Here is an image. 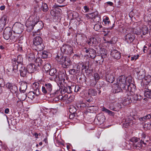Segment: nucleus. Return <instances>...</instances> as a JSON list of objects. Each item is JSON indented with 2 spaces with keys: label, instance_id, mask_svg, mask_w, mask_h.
<instances>
[{
  "label": "nucleus",
  "instance_id": "obj_47",
  "mask_svg": "<svg viewBox=\"0 0 151 151\" xmlns=\"http://www.w3.org/2000/svg\"><path fill=\"white\" fill-rule=\"evenodd\" d=\"M97 59L98 60H99V65H101L102 64L104 60V58L102 56H97Z\"/></svg>",
  "mask_w": 151,
  "mask_h": 151
},
{
  "label": "nucleus",
  "instance_id": "obj_9",
  "mask_svg": "<svg viewBox=\"0 0 151 151\" xmlns=\"http://www.w3.org/2000/svg\"><path fill=\"white\" fill-rule=\"evenodd\" d=\"M12 30L10 27H6L3 32L4 38L6 40H8L12 36Z\"/></svg>",
  "mask_w": 151,
  "mask_h": 151
},
{
  "label": "nucleus",
  "instance_id": "obj_16",
  "mask_svg": "<svg viewBox=\"0 0 151 151\" xmlns=\"http://www.w3.org/2000/svg\"><path fill=\"white\" fill-rule=\"evenodd\" d=\"M135 38L134 35L130 33L127 34L125 36V40L128 43L132 42Z\"/></svg>",
  "mask_w": 151,
  "mask_h": 151
},
{
  "label": "nucleus",
  "instance_id": "obj_61",
  "mask_svg": "<svg viewBox=\"0 0 151 151\" xmlns=\"http://www.w3.org/2000/svg\"><path fill=\"white\" fill-rule=\"evenodd\" d=\"M127 78L126 79V81H127V80H128V83H129V85H129L131 83H131V77H127V78ZM131 84H132V83H131Z\"/></svg>",
  "mask_w": 151,
  "mask_h": 151
},
{
  "label": "nucleus",
  "instance_id": "obj_39",
  "mask_svg": "<svg viewBox=\"0 0 151 151\" xmlns=\"http://www.w3.org/2000/svg\"><path fill=\"white\" fill-rule=\"evenodd\" d=\"M102 111L105 112L106 113H107L110 116L114 115V112L108 109H107L104 107L103 108H102Z\"/></svg>",
  "mask_w": 151,
  "mask_h": 151
},
{
  "label": "nucleus",
  "instance_id": "obj_38",
  "mask_svg": "<svg viewBox=\"0 0 151 151\" xmlns=\"http://www.w3.org/2000/svg\"><path fill=\"white\" fill-rule=\"evenodd\" d=\"M41 8L42 11L44 12H47L48 10V8L47 4L45 3L42 4Z\"/></svg>",
  "mask_w": 151,
  "mask_h": 151
},
{
  "label": "nucleus",
  "instance_id": "obj_23",
  "mask_svg": "<svg viewBox=\"0 0 151 151\" xmlns=\"http://www.w3.org/2000/svg\"><path fill=\"white\" fill-rule=\"evenodd\" d=\"M20 72V74L21 76L23 77H25L28 72L27 69H26L25 67L21 66L19 69Z\"/></svg>",
  "mask_w": 151,
  "mask_h": 151
},
{
  "label": "nucleus",
  "instance_id": "obj_29",
  "mask_svg": "<svg viewBox=\"0 0 151 151\" xmlns=\"http://www.w3.org/2000/svg\"><path fill=\"white\" fill-rule=\"evenodd\" d=\"M97 91L94 89L90 88L88 90V93L90 96H95L97 94Z\"/></svg>",
  "mask_w": 151,
  "mask_h": 151
},
{
  "label": "nucleus",
  "instance_id": "obj_56",
  "mask_svg": "<svg viewBox=\"0 0 151 151\" xmlns=\"http://www.w3.org/2000/svg\"><path fill=\"white\" fill-rule=\"evenodd\" d=\"M58 98L59 99V100L60 99H63V100H66V95L65 96L63 97L62 95H59L58 96Z\"/></svg>",
  "mask_w": 151,
  "mask_h": 151
},
{
  "label": "nucleus",
  "instance_id": "obj_19",
  "mask_svg": "<svg viewBox=\"0 0 151 151\" xmlns=\"http://www.w3.org/2000/svg\"><path fill=\"white\" fill-rule=\"evenodd\" d=\"M80 68L81 66L80 65H78L76 67H73V69H70L69 70V73L71 75H75L79 73L80 72Z\"/></svg>",
  "mask_w": 151,
  "mask_h": 151
},
{
  "label": "nucleus",
  "instance_id": "obj_51",
  "mask_svg": "<svg viewBox=\"0 0 151 151\" xmlns=\"http://www.w3.org/2000/svg\"><path fill=\"white\" fill-rule=\"evenodd\" d=\"M45 86H42V93L45 94L47 93H48V91L47 90V89L46 88V87H45Z\"/></svg>",
  "mask_w": 151,
  "mask_h": 151
},
{
  "label": "nucleus",
  "instance_id": "obj_35",
  "mask_svg": "<svg viewBox=\"0 0 151 151\" xmlns=\"http://www.w3.org/2000/svg\"><path fill=\"white\" fill-rule=\"evenodd\" d=\"M43 68L46 72V73H47L50 69L51 66L49 63H47L43 66Z\"/></svg>",
  "mask_w": 151,
  "mask_h": 151
},
{
  "label": "nucleus",
  "instance_id": "obj_11",
  "mask_svg": "<svg viewBox=\"0 0 151 151\" xmlns=\"http://www.w3.org/2000/svg\"><path fill=\"white\" fill-rule=\"evenodd\" d=\"M28 73H32L36 70H39V68L35 65L32 63H30L28 65L27 67Z\"/></svg>",
  "mask_w": 151,
  "mask_h": 151
},
{
  "label": "nucleus",
  "instance_id": "obj_46",
  "mask_svg": "<svg viewBox=\"0 0 151 151\" xmlns=\"http://www.w3.org/2000/svg\"><path fill=\"white\" fill-rule=\"evenodd\" d=\"M51 44L52 46L53 47H56L58 44V42L56 40H50Z\"/></svg>",
  "mask_w": 151,
  "mask_h": 151
},
{
  "label": "nucleus",
  "instance_id": "obj_12",
  "mask_svg": "<svg viewBox=\"0 0 151 151\" xmlns=\"http://www.w3.org/2000/svg\"><path fill=\"white\" fill-rule=\"evenodd\" d=\"M6 86L10 90L12 93H15L17 94L18 91L17 86L12 83H8L6 84Z\"/></svg>",
  "mask_w": 151,
  "mask_h": 151
},
{
  "label": "nucleus",
  "instance_id": "obj_52",
  "mask_svg": "<svg viewBox=\"0 0 151 151\" xmlns=\"http://www.w3.org/2000/svg\"><path fill=\"white\" fill-rule=\"evenodd\" d=\"M131 98L130 97H128L124 99L125 102L128 101V104L130 103L132 101V100H131Z\"/></svg>",
  "mask_w": 151,
  "mask_h": 151
},
{
  "label": "nucleus",
  "instance_id": "obj_24",
  "mask_svg": "<svg viewBox=\"0 0 151 151\" xmlns=\"http://www.w3.org/2000/svg\"><path fill=\"white\" fill-rule=\"evenodd\" d=\"M122 89L123 88L121 87V86L120 85L116 84L115 85V89L113 91V93H118L122 91V92L125 93V95H126L127 92L123 91Z\"/></svg>",
  "mask_w": 151,
  "mask_h": 151
},
{
  "label": "nucleus",
  "instance_id": "obj_15",
  "mask_svg": "<svg viewBox=\"0 0 151 151\" xmlns=\"http://www.w3.org/2000/svg\"><path fill=\"white\" fill-rule=\"evenodd\" d=\"M66 77L65 74L61 71H59L58 75H55V78L60 81H63L64 82L65 80V78Z\"/></svg>",
  "mask_w": 151,
  "mask_h": 151
},
{
  "label": "nucleus",
  "instance_id": "obj_53",
  "mask_svg": "<svg viewBox=\"0 0 151 151\" xmlns=\"http://www.w3.org/2000/svg\"><path fill=\"white\" fill-rule=\"evenodd\" d=\"M89 66L88 65V66H87V68H86L85 70V71L86 73H90L92 72L93 70H90L89 69Z\"/></svg>",
  "mask_w": 151,
  "mask_h": 151
},
{
  "label": "nucleus",
  "instance_id": "obj_64",
  "mask_svg": "<svg viewBox=\"0 0 151 151\" xmlns=\"http://www.w3.org/2000/svg\"><path fill=\"white\" fill-rule=\"evenodd\" d=\"M84 10H86L85 12H88L89 11V9L86 6H84Z\"/></svg>",
  "mask_w": 151,
  "mask_h": 151
},
{
  "label": "nucleus",
  "instance_id": "obj_40",
  "mask_svg": "<svg viewBox=\"0 0 151 151\" xmlns=\"http://www.w3.org/2000/svg\"><path fill=\"white\" fill-rule=\"evenodd\" d=\"M139 139L134 137L130 139V141L133 143V144H136L137 142L139 141Z\"/></svg>",
  "mask_w": 151,
  "mask_h": 151
},
{
  "label": "nucleus",
  "instance_id": "obj_58",
  "mask_svg": "<svg viewBox=\"0 0 151 151\" xmlns=\"http://www.w3.org/2000/svg\"><path fill=\"white\" fill-rule=\"evenodd\" d=\"M104 22L105 25H109V24H110V20H103V22Z\"/></svg>",
  "mask_w": 151,
  "mask_h": 151
},
{
  "label": "nucleus",
  "instance_id": "obj_13",
  "mask_svg": "<svg viewBox=\"0 0 151 151\" xmlns=\"http://www.w3.org/2000/svg\"><path fill=\"white\" fill-rule=\"evenodd\" d=\"M7 16L5 15L3 16L0 19V30H2L4 26L8 23Z\"/></svg>",
  "mask_w": 151,
  "mask_h": 151
},
{
  "label": "nucleus",
  "instance_id": "obj_41",
  "mask_svg": "<svg viewBox=\"0 0 151 151\" xmlns=\"http://www.w3.org/2000/svg\"><path fill=\"white\" fill-rule=\"evenodd\" d=\"M77 109L76 107L73 106H71L69 108V111L71 114H74L76 112Z\"/></svg>",
  "mask_w": 151,
  "mask_h": 151
},
{
  "label": "nucleus",
  "instance_id": "obj_34",
  "mask_svg": "<svg viewBox=\"0 0 151 151\" xmlns=\"http://www.w3.org/2000/svg\"><path fill=\"white\" fill-rule=\"evenodd\" d=\"M27 57L29 61L34 60L35 58V55L32 52L28 54Z\"/></svg>",
  "mask_w": 151,
  "mask_h": 151
},
{
  "label": "nucleus",
  "instance_id": "obj_63",
  "mask_svg": "<svg viewBox=\"0 0 151 151\" xmlns=\"http://www.w3.org/2000/svg\"><path fill=\"white\" fill-rule=\"evenodd\" d=\"M4 80L2 78H0V86H2V85L4 84Z\"/></svg>",
  "mask_w": 151,
  "mask_h": 151
},
{
  "label": "nucleus",
  "instance_id": "obj_14",
  "mask_svg": "<svg viewBox=\"0 0 151 151\" xmlns=\"http://www.w3.org/2000/svg\"><path fill=\"white\" fill-rule=\"evenodd\" d=\"M35 18H37V20L36 21V22H35V27L37 30H40L41 29L43 26V22L39 20L40 18L39 16H35Z\"/></svg>",
  "mask_w": 151,
  "mask_h": 151
},
{
  "label": "nucleus",
  "instance_id": "obj_22",
  "mask_svg": "<svg viewBox=\"0 0 151 151\" xmlns=\"http://www.w3.org/2000/svg\"><path fill=\"white\" fill-rule=\"evenodd\" d=\"M45 61H43L40 58H37L35 60V65L39 67V69L40 68V67L42 66H43Z\"/></svg>",
  "mask_w": 151,
  "mask_h": 151
},
{
  "label": "nucleus",
  "instance_id": "obj_10",
  "mask_svg": "<svg viewBox=\"0 0 151 151\" xmlns=\"http://www.w3.org/2000/svg\"><path fill=\"white\" fill-rule=\"evenodd\" d=\"M84 48L86 49L85 52L89 54L88 55H87L89 56V58L94 59L96 57V52L91 47H90L88 49H86V47H85Z\"/></svg>",
  "mask_w": 151,
  "mask_h": 151
},
{
  "label": "nucleus",
  "instance_id": "obj_54",
  "mask_svg": "<svg viewBox=\"0 0 151 151\" xmlns=\"http://www.w3.org/2000/svg\"><path fill=\"white\" fill-rule=\"evenodd\" d=\"M40 88H39L34 90V92L35 93V95L37 96H38L40 93Z\"/></svg>",
  "mask_w": 151,
  "mask_h": 151
},
{
  "label": "nucleus",
  "instance_id": "obj_44",
  "mask_svg": "<svg viewBox=\"0 0 151 151\" xmlns=\"http://www.w3.org/2000/svg\"><path fill=\"white\" fill-rule=\"evenodd\" d=\"M33 88L34 90L40 88V84L37 82H35L33 84Z\"/></svg>",
  "mask_w": 151,
  "mask_h": 151
},
{
  "label": "nucleus",
  "instance_id": "obj_59",
  "mask_svg": "<svg viewBox=\"0 0 151 151\" xmlns=\"http://www.w3.org/2000/svg\"><path fill=\"white\" fill-rule=\"evenodd\" d=\"M139 57V55H137V56L135 55L134 56H132L131 57V60H133L134 59H135V60L137 59L138 57Z\"/></svg>",
  "mask_w": 151,
  "mask_h": 151
},
{
  "label": "nucleus",
  "instance_id": "obj_62",
  "mask_svg": "<svg viewBox=\"0 0 151 151\" xmlns=\"http://www.w3.org/2000/svg\"><path fill=\"white\" fill-rule=\"evenodd\" d=\"M10 39L11 40H16L17 39V37L14 35H13L12 33V36L10 37Z\"/></svg>",
  "mask_w": 151,
  "mask_h": 151
},
{
  "label": "nucleus",
  "instance_id": "obj_27",
  "mask_svg": "<svg viewBox=\"0 0 151 151\" xmlns=\"http://www.w3.org/2000/svg\"><path fill=\"white\" fill-rule=\"evenodd\" d=\"M27 88V83L24 82L21 83L19 90L21 92L24 93Z\"/></svg>",
  "mask_w": 151,
  "mask_h": 151
},
{
  "label": "nucleus",
  "instance_id": "obj_1",
  "mask_svg": "<svg viewBox=\"0 0 151 151\" xmlns=\"http://www.w3.org/2000/svg\"><path fill=\"white\" fill-rule=\"evenodd\" d=\"M136 90V86L133 84H131L129 89L126 92V95L127 96H132V99L134 103L137 101H139L142 99V97L140 95L135 93Z\"/></svg>",
  "mask_w": 151,
  "mask_h": 151
},
{
  "label": "nucleus",
  "instance_id": "obj_43",
  "mask_svg": "<svg viewBox=\"0 0 151 151\" xmlns=\"http://www.w3.org/2000/svg\"><path fill=\"white\" fill-rule=\"evenodd\" d=\"M102 27L101 24H96L95 25L94 27V29L96 31H98Z\"/></svg>",
  "mask_w": 151,
  "mask_h": 151
},
{
  "label": "nucleus",
  "instance_id": "obj_21",
  "mask_svg": "<svg viewBox=\"0 0 151 151\" xmlns=\"http://www.w3.org/2000/svg\"><path fill=\"white\" fill-rule=\"evenodd\" d=\"M22 26L20 24H18L14 26L15 31L17 34H20L23 31Z\"/></svg>",
  "mask_w": 151,
  "mask_h": 151
},
{
  "label": "nucleus",
  "instance_id": "obj_6",
  "mask_svg": "<svg viewBox=\"0 0 151 151\" xmlns=\"http://www.w3.org/2000/svg\"><path fill=\"white\" fill-rule=\"evenodd\" d=\"M37 20V18H35V16H34L32 19L29 18L27 20L25 25L27 28V29L29 31H31L35 27V22H36Z\"/></svg>",
  "mask_w": 151,
  "mask_h": 151
},
{
  "label": "nucleus",
  "instance_id": "obj_25",
  "mask_svg": "<svg viewBox=\"0 0 151 151\" xmlns=\"http://www.w3.org/2000/svg\"><path fill=\"white\" fill-rule=\"evenodd\" d=\"M42 9L39 6L36 5L34 8V15H39L41 14V10Z\"/></svg>",
  "mask_w": 151,
  "mask_h": 151
},
{
  "label": "nucleus",
  "instance_id": "obj_36",
  "mask_svg": "<svg viewBox=\"0 0 151 151\" xmlns=\"http://www.w3.org/2000/svg\"><path fill=\"white\" fill-rule=\"evenodd\" d=\"M101 56L104 58H106L108 56L107 51L104 49L101 50Z\"/></svg>",
  "mask_w": 151,
  "mask_h": 151
},
{
  "label": "nucleus",
  "instance_id": "obj_2",
  "mask_svg": "<svg viewBox=\"0 0 151 151\" xmlns=\"http://www.w3.org/2000/svg\"><path fill=\"white\" fill-rule=\"evenodd\" d=\"M42 42V39L41 37L37 36L35 37L33 40V49L37 51L42 50L45 47Z\"/></svg>",
  "mask_w": 151,
  "mask_h": 151
},
{
  "label": "nucleus",
  "instance_id": "obj_8",
  "mask_svg": "<svg viewBox=\"0 0 151 151\" xmlns=\"http://www.w3.org/2000/svg\"><path fill=\"white\" fill-rule=\"evenodd\" d=\"M61 51L66 54H71L73 51L72 46L68 45H63L60 48Z\"/></svg>",
  "mask_w": 151,
  "mask_h": 151
},
{
  "label": "nucleus",
  "instance_id": "obj_60",
  "mask_svg": "<svg viewBox=\"0 0 151 151\" xmlns=\"http://www.w3.org/2000/svg\"><path fill=\"white\" fill-rule=\"evenodd\" d=\"M67 85H66V86H65L64 85L63 86V87L62 86V88H61L60 89L61 90H63V92H66V87H67Z\"/></svg>",
  "mask_w": 151,
  "mask_h": 151
},
{
  "label": "nucleus",
  "instance_id": "obj_32",
  "mask_svg": "<svg viewBox=\"0 0 151 151\" xmlns=\"http://www.w3.org/2000/svg\"><path fill=\"white\" fill-rule=\"evenodd\" d=\"M8 92V90L5 89L3 86H0V95L4 96L7 94Z\"/></svg>",
  "mask_w": 151,
  "mask_h": 151
},
{
  "label": "nucleus",
  "instance_id": "obj_20",
  "mask_svg": "<svg viewBox=\"0 0 151 151\" xmlns=\"http://www.w3.org/2000/svg\"><path fill=\"white\" fill-rule=\"evenodd\" d=\"M145 145L146 144L145 143L144 141L139 140V141L137 142L136 144H133L134 148L136 149H140L142 146V144Z\"/></svg>",
  "mask_w": 151,
  "mask_h": 151
},
{
  "label": "nucleus",
  "instance_id": "obj_55",
  "mask_svg": "<svg viewBox=\"0 0 151 151\" xmlns=\"http://www.w3.org/2000/svg\"><path fill=\"white\" fill-rule=\"evenodd\" d=\"M116 109H117L118 111L119 110H120L122 108L121 104L119 103L117 104L116 106Z\"/></svg>",
  "mask_w": 151,
  "mask_h": 151
},
{
  "label": "nucleus",
  "instance_id": "obj_48",
  "mask_svg": "<svg viewBox=\"0 0 151 151\" xmlns=\"http://www.w3.org/2000/svg\"><path fill=\"white\" fill-rule=\"evenodd\" d=\"M48 53L46 51L42 52V57L44 59L47 58L48 56Z\"/></svg>",
  "mask_w": 151,
  "mask_h": 151
},
{
  "label": "nucleus",
  "instance_id": "obj_26",
  "mask_svg": "<svg viewBox=\"0 0 151 151\" xmlns=\"http://www.w3.org/2000/svg\"><path fill=\"white\" fill-rule=\"evenodd\" d=\"M151 81V76L149 75H147L145 76L142 79V82L144 84L148 85Z\"/></svg>",
  "mask_w": 151,
  "mask_h": 151
},
{
  "label": "nucleus",
  "instance_id": "obj_42",
  "mask_svg": "<svg viewBox=\"0 0 151 151\" xmlns=\"http://www.w3.org/2000/svg\"><path fill=\"white\" fill-rule=\"evenodd\" d=\"M144 95L145 97L151 99V90L145 91L144 92Z\"/></svg>",
  "mask_w": 151,
  "mask_h": 151
},
{
  "label": "nucleus",
  "instance_id": "obj_7",
  "mask_svg": "<svg viewBox=\"0 0 151 151\" xmlns=\"http://www.w3.org/2000/svg\"><path fill=\"white\" fill-rule=\"evenodd\" d=\"M105 77L106 80L110 83H112L114 81V74L112 71L106 72Z\"/></svg>",
  "mask_w": 151,
  "mask_h": 151
},
{
  "label": "nucleus",
  "instance_id": "obj_31",
  "mask_svg": "<svg viewBox=\"0 0 151 151\" xmlns=\"http://www.w3.org/2000/svg\"><path fill=\"white\" fill-rule=\"evenodd\" d=\"M97 119L101 123H103L105 119V117L103 114H99L97 116Z\"/></svg>",
  "mask_w": 151,
  "mask_h": 151
},
{
  "label": "nucleus",
  "instance_id": "obj_50",
  "mask_svg": "<svg viewBox=\"0 0 151 151\" xmlns=\"http://www.w3.org/2000/svg\"><path fill=\"white\" fill-rule=\"evenodd\" d=\"M96 80L95 79L91 80V85L93 86H94L96 84Z\"/></svg>",
  "mask_w": 151,
  "mask_h": 151
},
{
  "label": "nucleus",
  "instance_id": "obj_4",
  "mask_svg": "<svg viewBox=\"0 0 151 151\" xmlns=\"http://www.w3.org/2000/svg\"><path fill=\"white\" fill-rule=\"evenodd\" d=\"M126 79L125 76L124 75H121L119 76L118 78L119 82L118 84L121 86V87L123 88V91L124 92H127V91L129 89L130 87V85H128L126 81Z\"/></svg>",
  "mask_w": 151,
  "mask_h": 151
},
{
  "label": "nucleus",
  "instance_id": "obj_30",
  "mask_svg": "<svg viewBox=\"0 0 151 151\" xmlns=\"http://www.w3.org/2000/svg\"><path fill=\"white\" fill-rule=\"evenodd\" d=\"M48 91V93H50L52 91V86L50 83H46L44 85Z\"/></svg>",
  "mask_w": 151,
  "mask_h": 151
},
{
  "label": "nucleus",
  "instance_id": "obj_28",
  "mask_svg": "<svg viewBox=\"0 0 151 151\" xmlns=\"http://www.w3.org/2000/svg\"><path fill=\"white\" fill-rule=\"evenodd\" d=\"M86 17L88 18L91 19H96L98 17V15L97 13H93L90 14H86Z\"/></svg>",
  "mask_w": 151,
  "mask_h": 151
},
{
  "label": "nucleus",
  "instance_id": "obj_33",
  "mask_svg": "<svg viewBox=\"0 0 151 151\" xmlns=\"http://www.w3.org/2000/svg\"><path fill=\"white\" fill-rule=\"evenodd\" d=\"M57 71L56 69L53 68L50 69L48 72L49 75L51 76H55V75H57Z\"/></svg>",
  "mask_w": 151,
  "mask_h": 151
},
{
  "label": "nucleus",
  "instance_id": "obj_45",
  "mask_svg": "<svg viewBox=\"0 0 151 151\" xmlns=\"http://www.w3.org/2000/svg\"><path fill=\"white\" fill-rule=\"evenodd\" d=\"M35 92L33 91H30L28 93V95L29 97L32 99L35 98Z\"/></svg>",
  "mask_w": 151,
  "mask_h": 151
},
{
  "label": "nucleus",
  "instance_id": "obj_37",
  "mask_svg": "<svg viewBox=\"0 0 151 151\" xmlns=\"http://www.w3.org/2000/svg\"><path fill=\"white\" fill-rule=\"evenodd\" d=\"M151 118V115L148 114L144 116L139 118V119L141 121H145L147 120L150 119Z\"/></svg>",
  "mask_w": 151,
  "mask_h": 151
},
{
  "label": "nucleus",
  "instance_id": "obj_18",
  "mask_svg": "<svg viewBox=\"0 0 151 151\" xmlns=\"http://www.w3.org/2000/svg\"><path fill=\"white\" fill-rule=\"evenodd\" d=\"M98 44V42L96 38L92 37L89 39L88 44L90 46H95Z\"/></svg>",
  "mask_w": 151,
  "mask_h": 151
},
{
  "label": "nucleus",
  "instance_id": "obj_57",
  "mask_svg": "<svg viewBox=\"0 0 151 151\" xmlns=\"http://www.w3.org/2000/svg\"><path fill=\"white\" fill-rule=\"evenodd\" d=\"M57 39V37L54 35H52L50 38V40H56Z\"/></svg>",
  "mask_w": 151,
  "mask_h": 151
},
{
  "label": "nucleus",
  "instance_id": "obj_49",
  "mask_svg": "<svg viewBox=\"0 0 151 151\" xmlns=\"http://www.w3.org/2000/svg\"><path fill=\"white\" fill-rule=\"evenodd\" d=\"M66 92L68 93H70L72 92V88L71 86H67V87L66 88Z\"/></svg>",
  "mask_w": 151,
  "mask_h": 151
},
{
  "label": "nucleus",
  "instance_id": "obj_5",
  "mask_svg": "<svg viewBox=\"0 0 151 151\" xmlns=\"http://www.w3.org/2000/svg\"><path fill=\"white\" fill-rule=\"evenodd\" d=\"M12 63L13 66L12 70L15 73L17 71L18 67L23 64V59L22 56L19 55L18 56L17 59L14 58L12 59Z\"/></svg>",
  "mask_w": 151,
  "mask_h": 151
},
{
  "label": "nucleus",
  "instance_id": "obj_17",
  "mask_svg": "<svg viewBox=\"0 0 151 151\" xmlns=\"http://www.w3.org/2000/svg\"><path fill=\"white\" fill-rule=\"evenodd\" d=\"M111 55L112 57L116 60L119 59L121 57V53L116 50L111 51Z\"/></svg>",
  "mask_w": 151,
  "mask_h": 151
},
{
  "label": "nucleus",
  "instance_id": "obj_3",
  "mask_svg": "<svg viewBox=\"0 0 151 151\" xmlns=\"http://www.w3.org/2000/svg\"><path fill=\"white\" fill-rule=\"evenodd\" d=\"M56 59L60 64H63L65 66V67H64L65 68L70 65V59L65 56H64V55H63L60 54L59 56L58 54L56 57Z\"/></svg>",
  "mask_w": 151,
  "mask_h": 151
}]
</instances>
